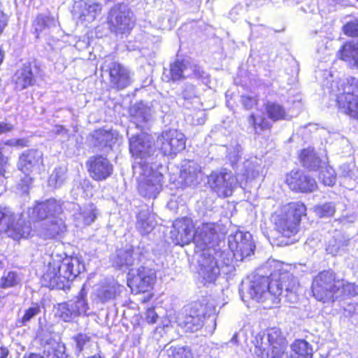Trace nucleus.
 Here are the masks:
<instances>
[{
    "label": "nucleus",
    "mask_w": 358,
    "mask_h": 358,
    "mask_svg": "<svg viewBox=\"0 0 358 358\" xmlns=\"http://www.w3.org/2000/svg\"><path fill=\"white\" fill-rule=\"evenodd\" d=\"M306 215V206L303 203H289L273 215L274 229L281 237L291 238L298 233L301 217Z\"/></svg>",
    "instance_id": "4"
},
{
    "label": "nucleus",
    "mask_w": 358,
    "mask_h": 358,
    "mask_svg": "<svg viewBox=\"0 0 358 358\" xmlns=\"http://www.w3.org/2000/svg\"><path fill=\"white\" fill-rule=\"evenodd\" d=\"M348 241L343 240L342 236L338 234L334 236V240L329 241L326 248L327 252L332 255H337L343 247L348 245Z\"/></svg>",
    "instance_id": "47"
},
{
    "label": "nucleus",
    "mask_w": 358,
    "mask_h": 358,
    "mask_svg": "<svg viewBox=\"0 0 358 358\" xmlns=\"http://www.w3.org/2000/svg\"><path fill=\"white\" fill-rule=\"evenodd\" d=\"M17 217L10 208L0 206V234L6 232L14 240L27 238L31 233L30 223Z\"/></svg>",
    "instance_id": "11"
},
{
    "label": "nucleus",
    "mask_w": 358,
    "mask_h": 358,
    "mask_svg": "<svg viewBox=\"0 0 358 358\" xmlns=\"http://www.w3.org/2000/svg\"><path fill=\"white\" fill-rule=\"evenodd\" d=\"M200 171L201 167L196 162L185 160L181 166L180 178L186 185H195L199 183V174Z\"/></svg>",
    "instance_id": "31"
},
{
    "label": "nucleus",
    "mask_w": 358,
    "mask_h": 358,
    "mask_svg": "<svg viewBox=\"0 0 358 358\" xmlns=\"http://www.w3.org/2000/svg\"><path fill=\"white\" fill-rule=\"evenodd\" d=\"M3 145L15 147V138L7 140L6 141L3 142Z\"/></svg>",
    "instance_id": "63"
},
{
    "label": "nucleus",
    "mask_w": 358,
    "mask_h": 358,
    "mask_svg": "<svg viewBox=\"0 0 358 358\" xmlns=\"http://www.w3.org/2000/svg\"><path fill=\"white\" fill-rule=\"evenodd\" d=\"M300 159L303 166L310 171L322 166L321 160L313 149H303L301 152Z\"/></svg>",
    "instance_id": "39"
},
{
    "label": "nucleus",
    "mask_w": 358,
    "mask_h": 358,
    "mask_svg": "<svg viewBox=\"0 0 358 358\" xmlns=\"http://www.w3.org/2000/svg\"><path fill=\"white\" fill-rule=\"evenodd\" d=\"M133 127L129 126L127 131V136L129 138V151L135 157L134 164L142 162L150 165L152 159L151 155L155 151V142L151 135L145 131L139 134L132 133Z\"/></svg>",
    "instance_id": "10"
},
{
    "label": "nucleus",
    "mask_w": 358,
    "mask_h": 358,
    "mask_svg": "<svg viewBox=\"0 0 358 358\" xmlns=\"http://www.w3.org/2000/svg\"><path fill=\"white\" fill-rule=\"evenodd\" d=\"M265 110L267 117L273 122L286 120L288 116L284 106L277 102L268 101Z\"/></svg>",
    "instance_id": "38"
},
{
    "label": "nucleus",
    "mask_w": 358,
    "mask_h": 358,
    "mask_svg": "<svg viewBox=\"0 0 358 358\" xmlns=\"http://www.w3.org/2000/svg\"><path fill=\"white\" fill-rule=\"evenodd\" d=\"M287 348L281 331L272 328L256 336L254 353L260 358H289Z\"/></svg>",
    "instance_id": "5"
},
{
    "label": "nucleus",
    "mask_w": 358,
    "mask_h": 358,
    "mask_svg": "<svg viewBox=\"0 0 358 358\" xmlns=\"http://www.w3.org/2000/svg\"><path fill=\"white\" fill-rule=\"evenodd\" d=\"M13 129V126L11 124L6 122H0V134H6Z\"/></svg>",
    "instance_id": "57"
},
{
    "label": "nucleus",
    "mask_w": 358,
    "mask_h": 358,
    "mask_svg": "<svg viewBox=\"0 0 358 358\" xmlns=\"http://www.w3.org/2000/svg\"><path fill=\"white\" fill-rule=\"evenodd\" d=\"M146 321L150 324H155L157 322L158 315L155 310L154 308H150L145 313Z\"/></svg>",
    "instance_id": "55"
},
{
    "label": "nucleus",
    "mask_w": 358,
    "mask_h": 358,
    "mask_svg": "<svg viewBox=\"0 0 358 358\" xmlns=\"http://www.w3.org/2000/svg\"><path fill=\"white\" fill-rule=\"evenodd\" d=\"M206 320V331L210 335L213 334L216 329V316L215 315L206 317L204 310L201 304L193 303L185 316L180 321V325L185 329L186 331L195 332L201 329Z\"/></svg>",
    "instance_id": "12"
},
{
    "label": "nucleus",
    "mask_w": 358,
    "mask_h": 358,
    "mask_svg": "<svg viewBox=\"0 0 358 358\" xmlns=\"http://www.w3.org/2000/svg\"><path fill=\"white\" fill-rule=\"evenodd\" d=\"M29 145V141L27 138H15V147L24 148Z\"/></svg>",
    "instance_id": "59"
},
{
    "label": "nucleus",
    "mask_w": 358,
    "mask_h": 358,
    "mask_svg": "<svg viewBox=\"0 0 358 358\" xmlns=\"http://www.w3.org/2000/svg\"><path fill=\"white\" fill-rule=\"evenodd\" d=\"M226 148L227 159L229 160L232 167H234L239 159H241V154L242 148L238 143L231 144L229 147L224 146Z\"/></svg>",
    "instance_id": "46"
},
{
    "label": "nucleus",
    "mask_w": 358,
    "mask_h": 358,
    "mask_svg": "<svg viewBox=\"0 0 358 358\" xmlns=\"http://www.w3.org/2000/svg\"><path fill=\"white\" fill-rule=\"evenodd\" d=\"M83 266L77 257L66 256L62 261L49 262L42 276V285L50 289H64L80 273Z\"/></svg>",
    "instance_id": "3"
},
{
    "label": "nucleus",
    "mask_w": 358,
    "mask_h": 358,
    "mask_svg": "<svg viewBox=\"0 0 358 358\" xmlns=\"http://www.w3.org/2000/svg\"><path fill=\"white\" fill-rule=\"evenodd\" d=\"M286 182L289 187L296 192H311L317 188L314 178L303 171H292L287 176Z\"/></svg>",
    "instance_id": "24"
},
{
    "label": "nucleus",
    "mask_w": 358,
    "mask_h": 358,
    "mask_svg": "<svg viewBox=\"0 0 358 358\" xmlns=\"http://www.w3.org/2000/svg\"><path fill=\"white\" fill-rule=\"evenodd\" d=\"M299 282L292 273L278 262H268L241 282L239 291L243 301L251 299L264 304L265 308L276 307L282 299L294 303L298 301Z\"/></svg>",
    "instance_id": "1"
},
{
    "label": "nucleus",
    "mask_w": 358,
    "mask_h": 358,
    "mask_svg": "<svg viewBox=\"0 0 358 358\" xmlns=\"http://www.w3.org/2000/svg\"><path fill=\"white\" fill-rule=\"evenodd\" d=\"M7 24H8L7 16L3 12H0V36L3 33L5 27L7 26Z\"/></svg>",
    "instance_id": "56"
},
{
    "label": "nucleus",
    "mask_w": 358,
    "mask_h": 358,
    "mask_svg": "<svg viewBox=\"0 0 358 358\" xmlns=\"http://www.w3.org/2000/svg\"><path fill=\"white\" fill-rule=\"evenodd\" d=\"M343 31L346 36L358 37V19L348 22L343 27Z\"/></svg>",
    "instance_id": "52"
},
{
    "label": "nucleus",
    "mask_w": 358,
    "mask_h": 358,
    "mask_svg": "<svg viewBox=\"0 0 358 358\" xmlns=\"http://www.w3.org/2000/svg\"><path fill=\"white\" fill-rule=\"evenodd\" d=\"M188 78L204 83L208 80V74L201 66L187 59H176L162 74V79L166 82L176 83Z\"/></svg>",
    "instance_id": "8"
},
{
    "label": "nucleus",
    "mask_w": 358,
    "mask_h": 358,
    "mask_svg": "<svg viewBox=\"0 0 358 358\" xmlns=\"http://www.w3.org/2000/svg\"><path fill=\"white\" fill-rule=\"evenodd\" d=\"M290 348L289 358H313L312 346L303 339L294 341Z\"/></svg>",
    "instance_id": "36"
},
{
    "label": "nucleus",
    "mask_w": 358,
    "mask_h": 358,
    "mask_svg": "<svg viewBox=\"0 0 358 358\" xmlns=\"http://www.w3.org/2000/svg\"><path fill=\"white\" fill-rule=\"evenodd\" d=\"M43 164V152L37 149H29L24 151L20 156L17 168L27 176L26 182L31 180L29 174Z\"/></svg>",
    "instance_id": "25"
},
{
    "label": "nucleus",
    "mask_w": 358,
    "mask_h": 358,
    "mask_svg": "<svg viewBox=\"0 0 358 358\" xmlns=\"http://www.w3.org/2000/svg\"><path fill=\"white\" fill-rule=\"evenodd\" d=\"M23 358H44L43 356L35 354V353H29V354H24Z\"/></svg>",
    "instance_id": "62"
},
{
    "label": "nucleus",
    "mask_w": 358,
    "mask_h": 358,
    "mask_svg": "<svg viewBox=\"0 0 358 358\" xmlns=\"http://www.w3.org/2000/svg\"><path fill=\"white\" fill-rule=\"evenodd\" d=\"M318 178L324 185L333 186L336 180V174L331 166L324 165L320 166Z\"/></svg>",
    "instance_id": "43"
},
{
    "label": "nucleus",
    "mask_w": 358,
    "mask_h": 358,
    "mask_svg": "<svg viewBox=\"0 0 358 358\" xmlns=\"http://www.w3.org/2000/svg\"><path fill=\"white\" fill-rule=\"evenodd\" d=\"M8 354V349L6 347L0 345V358H6Z\"/></svg>",
    "instance_id": "61"
},
{
    "label": "nucleus",
    "mask_w": 358,
    "mask_h": 358,
    "mask_svg": "<svg viewBox=\"0 0 358 358\" xmlns=\"http://www.w3.org/2000/svg\"><path fill=\"white\" fill-rule=\"evenodd\" d=\"M338 57L350 66L358 68V41H349L342 45Z\"/></svg>",
    "instance_id": "34"
},
{
    "label": "nucleus",
    "mask_w": 358,
    "mask_h": 358,
    "mask_svg": "<svg viewBox=\"0 0 358 358\" xmlns=\"http://www.w3.org/2000/svg\"><path fill=\"white\" fill-rule=\"evenodd\" d=\"M116 141V134L111 130L99 129L91 135V143L99 150H109Z\"/></svg>",
    "instance_id": "28"
},
{
    "label": "nucleus",
    "mask_w": 358,
    "mask_h": 358,
    "mask_svg": "<svg viewBox=\"0 0 358 358\" xmlns=\"http://www.w3.org/2000/svg\"><path fill=\"white\" fill-rule=\"evenodd\" d=\"M182 96L185 100H190L196 96L195 86L192 84H185L182 91Z\"/></svg>",
    "instance_id": "53"
},
{
    "label": "nucleus",
    "mask_w": 358,
    "mask_h": 358,
    "mask_svg": "<svg viewBox=\"0 0 358 358\" xmlns=\"http://www.w3.org/2000/svg\"><path fill=\"white\" fill-rule=\"evenodd\" d=\"M54 131L58 135H66L68 133V130L63 126H56Z\"/></svg>",
    "instance_id": "60"
},
{
    "label": "nucleus",
    "mask_w": 358,
    "mask_h": 358,
    "mask_svg": "<svg viewBox=\"0 0 358 358\" xmlns=\"http://www.w3.org/2000/svg\"><path fill=\"white\" fill-rule=\"evenodd\" d=\"M57 20L50 15L43 13L38 14L32 22V33L36 38L41 34H47L51 29L57 27Z\"/></svg>",
    "instance_id": "30"
},
{
    "label": "nucleus",
    "mask_w": 358,
    "mask_h": 358,
    "mask_svg": "<svg viewBox=\"0 0 358 358\" xmlns=\"http://www.w3.org/2000/svg\"><path fill=\"white\" fill-rule=\"evenodd\" d=\"M129 113L133 129L137 128L141 131L148 129L154 121L152 109L142 102L133 105Z\"/></svg>",
    "instance_id": "22"
},
{
    "label": "nucleus",
    "mask_w": 358,
    "mask_h": 358,
    "mask_svg": "<svg viewBox=\"0 0 358 358\" xmlns=\"http://www.w3.org/2000/svg\"><path fill=\"white\" fill-rule=\"evenodd\" d=\"M315 212L320 217H331L336 212V206L333 202H327L315 206Z\"/></svg>",
    "instance_id": "51"
},
{
    "label": "nucleus",
    "mask_w": 358,
    "mask_h": 358,
    "mask_svg": "<svg viewBox=\"0 0 358 358\" xmlns=\"http://www.w3.org/2000/svg\"><path fill=\"white\" fill-rule=\"evenodd\" d=\"M169 107L167 105L162 106V115H160L161 117H163L164 114H167L169 112Z\"/></svg>",
    "instance_id": "64"
},
{
    "label": "nucleus",
    "mask_w": 358,
    "mask_h": 358,
    "mask_svg": "<svg viewBox=\"0 0 358 358\" xmlns=\"http://www.w3.org/2000/svg\"><path fill=\"white\" fill-rule=\"evenodd\" d=\"M241 103L245 108L250 110L257 104V99L252 96H242Z\"/></svg>",
    "instance_id": "54"
},
{
    "label": "nucleus",
    "mask_w": 358,
    "mask_h": 358,
    "mask_svg": "<svg viewBox=\"0 0 358 358\" xmlns=\"http://www.w3.org/2000/svg\"><path fill=\"white\" fill-rule=\"evenodd\" d=\"M87 166L90 176L96 181L105 180L113 172L111 162L103 155H95L90 157Z\"/></svg>",
    "instance_id": "23"
},
{
    "label": "nucleus",
    "mask_w": 358,
    "mask_h": 358,
    "mask_svg": "<svg viewBox=\"0 0 358 358\" xmlns=\"http://www.w3.org/2000/svg\"><path fill=\"white\" fill-rule=\"evenodd\" d=\"M248 123L252 126L256 134H259L260 131L268 129L271 128V123L264 119V117H256L254 114H251L248 117Z\"/></svg>",
    "instance_id": "48"
},
{
    "label": "nucleus",
    "mask_w": 358,
    "mask_h": 358,
    "mask_svg": "<svg viewBox=\"0 0 358 358\" xmlns=\"http://www.w3.org/2000/svg\"><path fill=\"white\" fill-rule=\"evenodd\" d=\"M143 254L139 248L134 250L133 247L129 246L119 249L113 259V266L121 268L124 266L129 268L142 261Z\"/></svg>",
    "instance_id": "27"
},
{
    "label": "nucleus",
    "mask_w": 358,
    "mask_h": 358,
    "mask_svg": "<svg viewBox=\"0 0 358 358\" xmlns=\"http://www.w3.org/2000/svg\"><path fill=\"white\" fill-rule=\"evenodd\" d=\"M101 10V4L98 3H90L84 1L76 2L73 7L74 15L80 20L88 22L94 20Z\"/></svg>",
    "instance_id": "29"
},
{
    "label": "nucleus",
    "mask_w": 358,
    "mask_h": 358,
    "mask_svg": "<svg viewBox=\"0 0 358 358\" xmlns=\"http://www.w3.org/2000/svg\"><path fill=\"white\" fill-rule=\"evenodd\" d=\"M66 231L64 220L59 217L44 221L41 224V236L44 238H56Z\"/></svg>",
    "instance_id": "32"
},
{
    "label": "nucleus",
    "mask_w": 358,
    "mask_h": 358,
    "mask_svg": "<svg viewBox=\"0 0 358 358\" xmlns=\"http://www.w3.org/2000/svg\"><path fill=\"white\" fill-rule=\"evenodd\" d=\"M159 358H193L189 348L166 345L159 355Z\"/></svg>",
    "instance_id": "37"
},
{
    "label": "nucleus",
    "mask_w": 358,
    "mask_h": 358,
    "mask_svg": "<svg viewBox=\"0 0 358 358\" xmlns=\"http://www.w3.org/2000/svg\"><path fill=\"white\" fill-rule=\"evenodd\" d=\"M62 213V207L60 201L50 199L44 201L38 202L36 205L29 208L28 214L32 221L49 220L59 218Z\"/></svg>",
    "instance_id": "19"
},
{
    "label": "nucleus",
    "mask_w": 358,
    "mask_h": 358,
    "mask_svg": "<svg viewBox=\"0 0 358 358\" xmlns=\"http://www.w3.org/2000/svg\"><path fill=\"white\" fill-rule=\"evenodd\" d=\"M339 280L340 278L331 269L320 271L312 282L313 296L323 303L334 301L335 295L339 287Z\"/></svg>",
    "instance_id": "9"
},
{
    "label": "nucleus",
    "mask_w": 358,
    "mask_h": 358,
    "mask_svg": "<svg viewBox=\"0 0 358 358\" xmlns=\"http://www.w3.org/2000/svg\"><path fill=\"white\" fill-rule=\"evenodd\" d=\"M21 276L15 271L5 273L0 280V287L7 289L20 285Z\"/></svg>",
    "instance_id": "44"
},
{
    "label": "nucleus",
    "mask_w": 358,
    "mask_h": 358,
    "mask_svg": "<svg viewBox=\"0 0 358 358\" xmlns=\"http://www.w3.org/2000/svg\"><path fill=\"white\" fill-rule=\"evenodd\" d=\"M341 170L342 171L341 174L343 177H352V173L350 169V166L348 164H343V166H341Z\"/></svg>",
    "instance_id": "58"
},
{
    "label": "nucleus",
    "mask_w": 358,
    "mask_h": 358,
    "mask_svg": "<svg viewBox=\"0 0 358 358\" xmlns=\"http://www.w3.org/2000/svg\"><path fill=\"white\" fill-rule=\"evenodd\" d=\"M38 69L35 65L29 62L24 63L20 66L13 77L15 88L22 90L33 85L36 81V73Z\"/></svg>",
    "instance_id": "26"
},
{
    "label": "nucleus",
    "mask_w": 358,
    "mask_h": 358,
    "mask_svg": "<svg viewBox=\"0 0 358 358\" xmlns=\"http://www.w3.org/2000/svg\"><path fill=\"white\" fill-rule=\"evenodd\" d=\"M101 71L108 72L111 87L118 90L128 87L131 83V73L121 64L107 57L101 66Z\"/></svg>",
    "instance_id": "17"
},
{
    "label": "nucleus",
    "mask_w": 358,
    "mask_h": 358,
    "mask_svg": "<svg viewBox=\"0 0 358 358\" xmlns=\"http://www.w3.org/2000/svg\"><path fill=\"white\" fill-rule=\"evenodd\" d=\"M208 182L210 188L222 197L230 196L237 185L234 174L226 169L213 171L208 176Z\"/></svg>",
    "instance_id": "16"
},
{
    "label": "nucleus",
    "mask_w": 358,
    "mask_h": 358,
    "mask_svg": "<svg viewBox=\"0 0 358 358\" xmlns=\"http://www.w3.org/2000/svg\"><path fill=\"white\" fill-rule=\"evenodd\" d=\"M41 313V306L38 303H34L32 306L29 307L24 312V314L21 320L17 321V326L23 327L34 317Z\"/></svg>",
    "instance_id": "50"
},
{
    "label": "nucleus",
    "mask_w": 358,
    "mask_h": 358,
    "mask_svg": "<svg viewBox=\"0 0 358 358\" xmlns=\"http://www.w3.org/2000/svg\"><path fill=\"white\" fill-rule=\"evenodd\" d=\"M194 226L191 218H178L173 223L171 238L176 245L183 246L194 242Z\"/></svg>",
    "instance_id": "21"
},
{
    "label": "nucleus",
    "mask_w": 358,
    "mask_h": 358,
    "mask_svg": "<svg viewBox=\"0 0 358 358\" xmlns=\"http://www.w3.org/2000/svg\"><path fill=\"white\" fill-rule=\"evenodd\" d=\"M244 168L246 180H253L259 175L261 166L257 162L248 160L244 163Z\"/></svg>",
    "instance_id": "49"
},
{
    "label": "nucleus",
    "mask_w": 358,
    "mask_h": 358,
    "mask_svg": "<svg viewBox=\"0 0 358 358\" xmlns=\"http://www.w3.org/2000/svg\"><path fill=\"white\" fill-rule=\"evenodd\" d=\"M75 343V352L78 356L81 353L88 354V350L93 345V341L90 336L86 334L79 333L72 338Z\"/></svg>",
    "instance_id": "41"
},
{
    "label": "nucleus",
    "mask_w": 358,
    "mask_h": 358,
    "mask_svg": "<svg viewBox=\"0 0 358 358\" xmlns=\"http://www.w3.org/2000/svg\"><path fill=\"white\" fill-rule=\"evenodd\" d=\"M134 173L138 174V190L145 199H155L162 189L164 176L152 166L142 162L132 165Z\"/></svg>",
    "instance_id": "7"
},
{
    "label": "nucleus",
    "mask_w": 358,
    "mask_h": 358,
    "mask_svg": "<svg viewBox=\"0 0 358 358\" xmlns=\"http://www.w3.org/2000/svg\"><path fill=\"white\" fill-rule=\"evenodd\" d=\"M339 282L338 290L336 292L334 301L350 298L358 295L357 285L354 283L348 282L343 279H340Z\"/></svg>",
    "instance_id": "40"
},
{
    "label": "nucleus",
    "mask_w": 358,
    "mask_h": 358,
    "mask_svg": "<svg viewBox=\"0 0 358 358\" xmlns=\"http://www.w3.org/2000/svg\"><path fill=\"white\" fill-rule=\"evenodd\" d=\"M97 209L94 204H90L81 210L76 219H81L85 225H90L96 219Z\"/></svg>",
    "instance_id": "45"
},
{
    "label": "nucleus",
    "mask_w": 358,
    "mask_h": 358,
    "mask_svg": "<svg viewBox=\"0 0 358 358\" xmlns=\"http://www.w3.org/2000/svg\"><path fill=\"white\" fill-rule=\"evenodd\" d=\"M159 150L164 155L175 156L185 148V135L177 129L163 131L157 138Z\"/></svg>",
    "instance_id": "15"
},
{
    "label": "nucleus",
    "mask_w": 358,
    "mask_h": 358,
    "mask_svg": "<svg viewBox=\"0 0 358 358\" xmlns=\"http://www.w3.org/2000/svg\"><path fill=\"white\" fill-rule=\"evenodd\" d=\"M157 224L156 215L148 208L142 209L137 215L136 229L145 236L152 231Z\"/></svg>",
    "instance_id": "33"
},
{
    "label": "nucleus",
    "mask_w": 358,
    "mask_h": 358,
    "mask_svg": "<svg viewBox=\"0 0 358 358\" xmlns=\"http://www.w3.org/2000/svg\"><path fill=\"white\" fill-rule=\"evenodd\" d=\"M194 243L202 252L199 263V275L204 285L214 283L222 272L227 274L232 267V256L222 249L214 223H203L194 231Z\"/></svg>",
    "instance_id": "2"
},
{
    "label": "nucleus",
    "mask_w": 358,
    "mask_h": 358,
    "mask_svg": "<svg viewBox=\"0 0 358 358\" xmlns=\"http://www.w3.org/2000/svg\"><path fill=\"white\" fill-rule=\"evenodd\" d=\"M68 179L67 168L65 166L56 167L49 177V186L59 187L63 185Z\"/></svg>",
    "instance_id": "42"
},
{
    "label": "nucleus",
    "mask_w": 358,
    "mask_h": 358,
    "mask_svg": "<svg viewBox=\"0 0 358 358\" xmlns=\"http://www.w3.org/2000/svg\"><path fill=\"white\" fill-rule=\"evenodd\" d=\"M331 92L336 96L339 109L358 120V77H348L334 82Z\"/></svg>",
    "instance_id": "6"
},
{
    "label": "nucleus",
    "mask_w": 358,
    "mask_h": 358,
    "mask_svg": "<svg viewBox=\"0 0 358 358\" xmlns=\"http://www.w3.org/2000/svg\"><path fill=\"white\" fill-rule=\"evenodd\" d=\"M131 11L124 3L115 5L110 10L108 20L111 31L124 34L132 28Z\"/></svg>",
    "instance_id": "18"
},
{
    "label": "nucleus",
    "mask_w": 358,
    "mask_h": 358,
    "mask_svg": "<svg viewBox=\"0 0 358 358\" xmlns=\"http://www.w3.org/2000/svg\"><path fill=\"white\" fill-rule=\"evenodd\" d=\"M228 247L232 259L240 261L253 254L255 248L251 234L238 230L228 236Z\"/></svg>",
    "instance_id": "13"
},
{
    "label": "nucleus",
    "mask_w": 358,
    "mask_h": 358,
    "mask_svg": "<svg viewBox=\"0 0 358 358\" xmlns=\"http://www.w3.org/2000/svg\"><path fill=\"white\" fill-rule=\"evenodd\" d=\"M122 287L113 281L108 283H101L96 289V298L101 303H105L115 298L121 292Z\"/></svg>",
    "instance_id": "35"
},
{
    "label": "nucleus",
    "mask_w": 358,
    "mask_h": 358,
    "mask_svg": "<svg viewBox=\"0 0 358 358\" xmlns=\"http://www.w3.org/2000/svg\"><path fill=\"white\" fill-rule=\"evenodd\" d=\"M128 285L137 292H145L152 288L155 279V272L148 267L141 266L129 272Z\"/></svg>",
    "instance_id": "20"
},
{
    "label": "nucleus",
    "mask_w": 358,
    "mask_h": 358,
    "mask_svg": "<svg viewBox=\"0 0 358 358\" xmlns=\"http://www.w3.org/2000/svg\"><path fill=\"white\" fill-rule=\"evenodd\" d=\"M87 292L83 286L75 300H70L67 302L58 305L57 315L64 322H69L73 318L85 315L89 308L86 300Z\"/></svg>",
    "instance_id": "14"
}]
</instances>
